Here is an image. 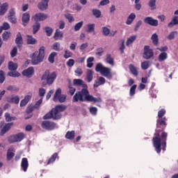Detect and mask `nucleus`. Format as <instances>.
Returning <instances> with one entry per match:
<instances>
[{
	"mask_svg": "<svg viewBox=\"0 0 178 178\" xmlns=\"http://www.w3.org/2000/svg\"><path fill=\"white\" fill-rule=\"evenodd\" d=\"M21 167L22 169L24 170V172H27V168H29V161L26 158H24L22 160L21 163Z\"/></svg>",
	"mask_w": 178,
	"mask_h": 178,
	"instance_id": "24",
	"label": "nucleus"
},
{
	"mask_svg": "<svg viewBox=\"0 0 178 178\" xmlns=\"http://www.w3.org/2000/svg\"><path fill=\"white\" fill-rule=\"evenodd\" d=\"M178 24V16H175L171 22L168 23V26L170 29L173 27V26H176Z\"/></svg>",
	"mask_w": 178,
	"mask_h": 178,
	"instance_id": "32",
	"label": "nucleus"
},
{
	"mask_svg": "<svg viewBox=\"0 0 178 178\" xmlns=\"http://www.w3.org/2000/svg\"><path fill=\"white\" fill-rule=\"evenodd\" d=\"M2 38L4 41H8L10 38V32L5 31L2 35Z\"/></svg>",
	"mask_w": 178,
	"mask_h": 178,
	"instance_id": "45",
	"label": "nucleus"
},
{
	"mask_svg": "<svg viewBox=\"0 0 178 178\" xmlns=\"http://www.w3.org/2000/svg\"><path fill=\"white\" fill-rule=\"evenodd\" d=\"M129 70L134 74V76H138V70H137V67H136L133 65H129Z\"/></svg>",
	"mask_w": 178,
	"mask_h": 178,
	"instance_id": "33",
	"label": "nucleus"
},
{
	"mask_svg": "<svg viewBox=\"0 0 178 178\" xmlns=\"http://www.w3.org/2000/svg\"><path fill=\"white\" fill-rule=\"evenodd\" d=\"M144 22L149 26H153V27H156L159 24L158 19H154L152 17H147L144 19Z\"/></svg>",
	"mask_w": 178,
	"mask_h": 178,
	"instance_id": "12",
	"label": "nucleus"
},
{
	"mask_svg": "<svg viewBox=\"0 0 178 178\" xmlns=\"http://www.w3.org/2000/svg\"><path fill=\"white\" fill-rule=\"evenodd\" d=\"M106 62L111 65V66H115V61L113 60V58H112V55L106 54Z\"/></svg>",
	"mask_w": 178,
	"mask_h": 178,
	"instance_id": "31",
	"label": "nucleus"
},
{
	"mask_svg": "<svg viewBox=\"0 0 178 178\" xmlns=\"http://www.w3.org/2000/svg\"><path fill=\"white\" fill-rule=\"evenodd\" d=\"M49 2V0H42L40 3H39L38 7L40 10H46V9H48V3Z\"/></svg>",
	"mask_w": 178,
	"mask_h": 178,
	"instance_id": "18",
	"label": "nucleus"
},
{
	"mask_svg": "<svg viewBox=\"0 0 178 178\" xmlns=\"http://www.w3.org/2000/svg\"><path fill=\"white\" fill-rule=\"evenodd\" d=\"M5 81V72L2 70L0 71V84Z\"/></svg>",
	"mask_w": 178,
	"mask_h": 178,
	"instance_id": "56",
	"label": "nucleus"
},
{
	"mask_svg": "<svg viewBox=\"0 0 178 178\" xmlns=\"http://www.w3.org/2000/svg\"><path fill=\"white\" fill-rule=\"evenodd\" d=\"M52 49L54 51H60V42H55L52 46H51Z\"/></svg>",
	"mask_w": 178,
	"mask_h": 178,
	"instance_id": "49",
	"label": "nucleus"
},
{
	"mask_svg": "<svg viewBox=\"0 0 178 178\" xmlns=\"http://www.w3.org/2000/svg\"><path fill=\"white\" fill-rule=\"evenodd\" d=\"M68 88L70 90L69 92L70 95H74V92H76V88H74L71 84L68 86Z\"/></svg>",
	"mask_w": 178,
	"mask_h": 178,
	"instance_id": "58",
	"label": "nucleus"
},
{
	"mask_svg": "<svg viewBox=\"0 0 178 178\" xmlns=\"http://www.w3.org/2000/svg\"><path fill=\"white\" fill-rule=\"evenodd\" d=\"M165 120H166L165 118H159L157 120V123H159L161 126L162 125L166 126V122H165Z\"/></svg>",
	"mask_w": 178,
	"mask_h": 178,
	"instance_id": "61",
	"label": "nucleus"
},
{
	"mask_svg": "<svg viewBox=\"0 0 178 178\" xmlns=\"http://www.w3.org/2000/svg\"><path fill=\"white\" fill-rule=\"evenodd\" d=\"M53 112H54V114L56 115V116H60L59 119H60V118H62V114L60 113V112H63V111L66 110V106L65 105H57L56 106L55 108H53Z\"/></svg>",
	"mask_w": 178,
	"mask_h": 178,
	"instance_id": "11",
	"label": "nucleus"
},
{
	"mask_svg": "<svg viewBox=\"0 0 178 178\" xmlns=\"http://www.w3.org/2000/svg\"><path fill=\"white\" fill-rule=\"evenodd\" d=\"M137 88V85H134L130 88L129 95L133 97L136 94V89Z\"/></svg>",
	"mask_w": 178,
	"mask_h": 178,
	"instance_id": "50",
	"label": "nucleus"
},
{
	"mask_svg": "<svg viewBox=\"0 0 178 178\" xmlns=\"http://www.w3.org/2000/svg\"><path fill=\"white\" fill-rule=\"evenodd\" d=\"M9 9V4L8 3H0V16H3Z\"/></svg>",
	"mask_w": 178,
	"mask_h": 178,
	"instance_id": "15",
	"label": "nucleus"
},
{
	"mask_svg": "<svg viewBox=\"0 0 178 178\" xmlns=\"http://www.w3.org/2000/svg\"><path fill=\"white\" fill-rule=\"evenodd\" d=\"M74 131H67L65 134V138L67 140H73L74 138Z\"/></svg>",
	"mask_w": 178,
	"mask_h": 178,
	"instance_id": "35",
	"label": "nucleus"
},
{
	"mask_svg": "<svg viewBox=\"0 0 178 178\" xmlns=\"http://www.w3.org/2000/svg\"><path fill=\"white\" fill-rule=\"evenodd\" d=\"M90 112L91 115H97V112H98V109L96 107H90Z\"/></svg>",
	"mask_w": 178,
	"mask_h": 178,
	"instance_id": "64",
	"label": "nucleus"
},
{
	"mask_svg": "<svg viewBox=\"0 0 178 178\" xmlns=\"http://www.w3.org/2000/svg\"><path fill=\"white\" fill-rule=\"evenodd\" d=\"M58 54L55 51L50 54L48 58L49 62H50V63H54V62H55V56H56Z\"/></svg>",
	"mask_w": 178,
	"mask_h": 178,
	"instance_id": "36",
	"label": "nucleus"
},
{
	"mask_svg": "<svg viewBox=\"0 0 178 178\" xmlns=\"http://www.w3.org/2000/svg\"><path fill=\"white\" fill-rule=\"evenodd\" d=\"M62 94V89L58 88L54 94V96L53 97V101L54 102H65L66 101V95H61Z\"/></svg>",
	"mask_w": 178,
	"mask_h": 178,
	"instance_id": "6",
	"label": "nucleus"
},
{
	"mask_svg": "<svg viewBox=\"0 0 178 178\" xmlns=\"http://www.w3.org/2000/svg\"><path fill=\"white\" fill-rule=\"evenodd\" d=\"M44 30L48 37H51V35H52V33H54V29L49 26L44 27Z\"/></svg>",
	"mask_w": 178,
	"mask_h": 178,
	"instance_id": "39",
	"label": "nucleus"
},
{
	"mask_svg": "<svg viewBox=\"0 0 178 178\" xmlns=\"http://www.w3.org/2000/svg\"><path fill=\"white\" fill-rule=\"evenodd\" d=\"M66 19L70 22V23H72V22H74V17H73V15L72 14H67L65 15Z\"/></svg>",
	"mask_w": 178,
	"mask_h": 178,
	"instance_id": "62",
	"label": "nucleus"
},
{
	"mask_svg": "<svg viewBox=\"0 0 178 178\" xmlns=\"http://www.w3.org/2000/svg\"><path fill=\"white\" fill-rule=\"evenodd\" d=\"M40 23L38 22H35L33 25V34H35L37 33V31H38V30H40Z\"/></svg>",
	"mask_w": 178,
	"mask_h": 178,
	"instance_id": "43",
	"label": "nucleus"
},
{
	"mask_svg": "<svg viewBox=\"0 0 178 178\" xmlns=\"http://www.w3.org/2000/svg\"><path fill=\"white\" fill-rule=\"evenodd\" d=\"M60 115H56L55 113L53 111V110L51 111V112L47 113L43 116V119H54L55 120L59 119Z\"/></svg>",
	"mask_w": 178,
	"mask_h": 178,
	"instance_id": "14",
	"label": "nucleus"
},
{
	"mask_svg": "<svg viewBox=\"0 0 178 178\" xmlns=\"http://www.w3.org/2000/svg\"><path fill=\"white\" fill-rule=\"evenodd\" d=\"M92 13L93 16H95V17H96L97 19H99V17H101V10L95 8L92 10Z\"/></svg>",
	"mask_w": 178,
	"mask_h": 178,
	"instance_id": "37",
	"label": "nucleus"
},
{
	"mask_svg": "<svg viewBox=\"0 0 178 178\" xmlns=\"http://www.w3.org/2000/svg\"><path fill=\"white\" fill-rule=\"evenodd\" d=\"M24 137H26V135L23 134V132H20L19 134H17L14 136H11L8 138L9 143H19L22 141Z\"/></svg>",
	"mask_w": 178,
	"mask_h": 178,
	"instance_id": "7",
	"label": "nucleus"
},
{
	"mask_svg": "<svg viewBox=\"0 0 178 178\" xmlns=\"http://www.w3.org/2000/svg\"><path fill=\"white\" fill-rule=\"evenodd\" d=\"M94 62V57H89L87 59V67H92V65H94V63H92Z\"/></svg>",
	"mask_w": 178,
	"mask_h": 178,
	"instance_id": "46",
	"label": "nucleus"
},
{
	"mask_svg": "<svg viewBox=\"0 0 178 178\" xmlns=\"http://www.w3.org/2000/svg\"><path fill=\"white\" fill-rule=\"evenodd\" d=\"M42 104V97L39 99L35 104L33 106V109H38V108H40V105Z\"/></svg>",
	"mask_w": 178,
	"mask_h": 178,
	"instance_id": "60",
	"label": "nucleus"
},
{
	"mask_svg": "<svg viewBox=\"0 0 178 178\" xmlns=\"http://www.w3.org/2000/svg\"><path fill=\"white\" fill-rule=\"evenodd\" d=\"M15 149L13 147H10L7 151V159L8 161H10L12 158L15 156Z\"/></svg>",
	"mask_w": 178,
	"mask_h": 178,
	"instance_id": "22",
	"label": "nucleus"
},
{
	"mask_svg": "<svg viewBox=\"0 0 178 178\" xmlns=\"http://www.w3.org/2000/svg\"><path fill=\"white\" fill-rule=\"evenodd\" d=\"M29 22H30V14L29 13H25L22 15L23 26H27Z\"/></svg>",
	"mask_w": 178,
	"mask_h": 178,
	"instance_id": "20",
	"label": "nucleus"
},
{
	"mask_svg": "<svg viewBox=\"0 0 178 178\" xmlns=\"http://www.w3.org/2000/svg\"><path fill=\"white\" fill-rule=\"evenodd\" d=\"M15 43L19 47L23 45V38L22 37V35H20V33H18L17 35V38L15 39Z\"/></svg>",
	"mask_w": 178,
	"mask_h": 178,
	"instance_id": "28",
	"label": "nucleus"
},
{
	"mask_svg": "<svg viewBox=\"0 0 178 178\" xmlns=\"http://www.w3.org/2000/svg\"><path fill=\"white\" fill-rule=\"evenodd\" d=\"M79 101H88L89 102H102L101 97H94L88 93L87 89H82L81 92L76 93L73 97V102Z\"/></svg>",
	"mask_w": 178,
	"mask_h": 178,
	"instance_id": "1",
	"label": "nucleus"
},
{
	"mask_svg": "<svg viewBox=\"0 0 178 178\" xmlns=\"http://www.w3.org/2000/svg\"><path fill=\"white\" fill-rule=\"evenodd\" d=\"M10 102H12L13 104H19V102H20V98L19 96H14L10 98Z\"/></svg>",
	"mask_w": 178,
	"mask_h": 178,
	"instance_id": "47",
	"label": "nucleus"
},
{
	"mask_svg": "<svg viewBox=\"0 0 178 178\" xmlns=\"http://www.w3.org/2000/svg\"><path fill=\"white\" fill-rule=\"evenodd\" d=\"M26 43L28 45H34L37 44V40L31 35H27Z\"/></svg>",
	"mask_w": 178,
	"mask_h": 178,
	"instance_id": "25",
	"label": "nucleus"
},
{
	"mask_svg": "<svg viewBox=\"0 0 178 178\" xmlns=\"http://www.w3.org/2000/svg\"><path fill=\"white\" fill-rule=\"evenodd\" d=\"M8 75L10 76V77H20V73L18 72H10Z\"/></svg>",
	"mask_w": 178,
	"mask_h": 178,
	"instance_id": "52",
	"label": "nucleus"
},
{
	"mask_svg": "<svg viewBox=\"0 0 178 178\" xmlns=\"http://www.w3.org/2000/svg\"><path fill=\"white\" fill-rule=\"evenodd\" d=\"M178 34L177 31H172L171 33H170V34L168 35L167 38L168 40H175V38L177 37Z\"/></svg>",
	"mask_w": 178,
	"mask_h": 178,
	"instance_id": "42",
	"label": "nucleus"
},
{
	"mask_svg": "<svg viewBox=\"0 0 178 178\" xmlns=\"http://www.w3.org/2000/svg\"><path fill=\"white\" fill-rule=\"evenodd\" d=\"M152 42L154 45H157L158 44V41H159V39H158V35L156 33H154L152 35Z\"/></svg>",
	"mask_w": 178,
	"mask_h": 178,
	"instance_id": "48",
	"label": "nucleus"
},
{
	"mask_svg": "<svg viewBox=\"0 0 178 178\" xmlns=\"http://www.w3.org/2000/svg\"><path fill=\"white\" fill-rule=\"evenodd\" d=\"M83 24H84V22L83 21L76 23L74 26V31H79L83 27Z\"/></svg>",
	"mask_w": 178,
	"mask_h": 178,
	"instance_id": "44",
	"label": "nucleus"
},
{
	"mask_svg": "<svg viewBox=\"0 0 178 178\" xmlns=\"http://www.w3.org/2000/svg\"><path fill=\"white\" fill-rule=\"evenodd\" d=\"M54 38L56 41H58L59 40H62L63 38V33H62V31H59V29H56V32L54 33Z\"/></svg>",
	"mask_w": 178,
	"mask_h": 178,
	"instance_id": "23",
	"label": "nucleus"
},
{
	"mask_svg": "<svg viewBox=\"0 0 178 178\" xmlns=\"http://www.w3.org/2000/svg\"><path fill=\"white\" fill-rule=\"evenodd\" d=\"M106 81V80L105 79V78H104L102 76H99L97 79H96L95 81V83L93 85V87H95V88H97L99 87V86L104 85V83Z\"/></svg>",
	"mask_w": 178,
	"mask_h": 178,
	"instance_id": "17",
	"label": "nucleus"
},
{
	"mask_svg": "<svg viewBox=\"0 0 178 178\" xmlns=\"http://www.w3.org/2000/svg\"><path fill=\"white\" fill-rule=\"evenodd\" d=\"M72 54L71 53L70 51H69V50H65V54H64V58H65V59H67V58L72 57Z\"/></svg>",
	"mask_w": 178,
	"mask_h": 178,
	"instance_id": "63",
	"label": "nucleus"
},
{
	"mask_svg": "<svg viewBox=\"0 0 178 178\" xmlns=\"http://www.w3.org/2000/svg\"><path fill=\"white\" fill-rule=\"evenodd\" d=\"M95 71L100 73L104 77L112 79V70L109 67L104 66L102 63H99L96 65Z\"/></svg>",
	"mask_w": 178,
	"mask_h": 178,
	"instance_id": "4",
	"label": "nucleus"
},
{
	"mask_svg": "<svg viewBox=\"0 0 178 178\" xmlns=\"http://www.w3.org/2000/svg\"><path fill=\"white\" fill-rule=\"evenodd\" d=\"M18 65L16 63H13V61H10L8 63V69L11 72H15V70H17Z\"/></svg>",
	"mask_w": 178,
	"mask_h": 178,
	"instance_id": "29",
	"label": "nucleus"
},
{
	"mask_svg": "<svg viewBox=\"0 0 178 178\" xmlns=\"http://www.w3.org/2000/svg\"><path fill=\"white\" fill-rule=\"evenodd\" d=\"M17 55V47H15L10 51L11 58H15Z\"/></svg>",
	"mask_w": 178,
	"mask_h": 178,
	"instance_id": "57",
	"label": "nucleus"
},
{
	"mask_svg": "<svg viewBox=\"0 0 178 178\" xmlns=\"http://www.w3.org/2000/svg\"><path fill=\"white\" fill-rule=\"evenodd\" d=\"M152 56H154V51H152L149 46H145L143 58L144 59H151Z\"/></svg>",
	"mask_w": 178,
	"mask_h": 178,
	"instance_id": "10",
	"label": "nucleus"
},
{
	"mask_svg": "<svg viewBox=\"0 0 178 178\" xmlns=\"http://www.w3.org/2000/svg\"><path fill=\"white\" fill-rule=\"evenodd\" d=\"M47 19H48V15L42 13H36L32 17V20L36 22V23H38V22H44V20H47Z\"/></svg>",
	"mask_w": 178,
	"mask_h": 178,
	"instance_id": "8",
	"label": "nucleus"
},
{
	"mask_svg": "<svg viewBox=\"0 0 178 178\" xmlns=\"http://www.w3.org/2000/svg\"><path fill=\"white\" fill-rule=\"evenodd\" d=\"M134 19H136V14L132 13L129 15V17L126 21V24H127L128 26H130V24H131L133 23V22L134 21Z\"/></svg>",
	"mask_w": 178,
	"mask_h": 178,
	"instance_id": "30",
	"label": "nucleus"
},
{
	"mask_svg": "<svg viewBox=\"0 0 178 178\" xmlns=\"http://www.w3.org/2000/svg\"><path fill=\"white\" fill-rule=\"evenodd\" d=\"M56 158H58V153H54L49 159L47 165H49V163H54V162L56 161Z\"/></svg>",
	"mask_w": 178,
	"mask_h": 178,
	"instance_id": "41",
	"label": "nucleus"
},
{
	"mask_svg": "<svg viewBox=\"0 0 178 178\" xmlns=\"http://www.w3.org/2000/svg\"><path fill=\"white\" fill-rule=\"evenodd\" d=\"M102 32L104 35H109L111 34V30L106 26L102 27Z\"/></svg>",
	"mask_w": 178,
	"mask_h": 178,
	"instance_id": "51",
	"label": "nucleus"
},
{
	"mask_svg": "<svg viewBox=\"0 0 178 178\" xmlns=\"http://www.w3.org/2000/svg\"><path fill=\"white\" fill-rule=\"evenodd\" d=\"M45 56V47L42 46L39 49V51H36L30 55L31 59V65H39L44 60Z\"/></svg>",
	"mask_w": 178,
	"mask_h": 178,
	"instance_id": "3",
	"label": "nucleus"
},
{
	"mask_svg": "<svg viewBox=\"0 0 178 178\" xmlns=\"http://www.w3.org/2000/svg\"><path fill=\"white\" fill-rule=\"evenodd\" d=\"M1 124V133L0 135L1 136H3V134H5L6 133H7L8 131H9V130H10V127H12V126H13V123H8V124H5V122H1L0 123Z\"/></svg>",
	"mask_w": 178,
	"mask_h": 178,
	"instance_id": "9",
	"label": "nucleus"
},
{
	"mask_svg": "<svg viewBox=\"0 0 178 178\" xmlns=\"http://www.w3.org/2000/svg\"><path fill=\"white\" fill-rule=\"evenodd\" d=\"M5 118L6 122H12V120H15V117H10V114H9L8 113H5Z\"/></svg>",
	"mask_w": 178,
	"mask_h": 178,
	"instance_id": "53",
	"label": "nucleus"
},
{
	"mask_svg": "<svg viewBox=\"0 0 178 178\" xmlns=\"http://www.w3.org/2000/svg\"><path fill=\"white\" fill-rule=\"evenodd\" d=\"M141 66V69L143 70H147V69H148V67H149V61L148 60H145L141 63L140 64Z\"/></svg>",
	"mask_w": 178,
	"mask_h": 178,
	"instance_id": "38",
	"label": "nucleus"
},
{
	"mask_svg": "<svg viewBox=\"0 0 178 178\" xmlns=\"http://www.w3.org/2000/svg\"><path fill=\"white\" fill-rule=\"evenodd\" d=\"M23 76H25V77H31L33 74H34V67H30L27 68L26 70H24L22 72Z\"/></svg>",
	"mask_w": 178,
	"mask_h": 178,
	"instance_id": "16",
	"label": "nucleus"
},
{
	"mask_svg": "<svg viewBox=\"0 0 178 178\" xmlns=\"http://www.w3.org/2000/svg\"><path fill=\"white\" fill-rule=\"evenodd\" d=\"M8 20L10 23H13V24H16V23H17L16 16H8Z\"/></svg>",
	"mask_w": 178,
	"mask_h": 178,
	"instance_id": "54",
	"label": "nucleus"
},
{
	"mask_svg": "<svg viewBox=\"0 0 178 178\" xmlns=\"http://www.w3.org/2000/svg\"><path fill=\"white\" fill-rule=\"evenodd\" d=\"M165 113H166V111H165V109L162 108L161 111H159L158 113L159 119L163 118V116L165 115Z\"/></svg>",
	"mask_w": 178,
	"mask_h": 178,
	"instance_id": "59",
	"label": "nucleus"
},
{
	"mask_svg": "<svg viewBox=\"0 0 178 178\" xmlns=\"http://www.w3.org/2000/svg\"><path fill=\"white\" fill-rule=\"evenodd\" d=\"M86 33H93L95 30V24H88L85 26Z\"/></svg>",
	"mask_w": 178,
	"mask_h": 178,
	"instance_id": "21",
	"label": "nucleus"
},
{
	"mask_svg": "<svg viewBox=\"0 0 178 178\" xmlns=\"http://www.w3.org/2000/svg\"><path fill=\"white\" fill-rule=\"evenodd\" d=\"M55 123L49 121H44L42 123V129H46V130H54L55 129Z\"/></svg>",
	"mask_w": 178,
	"mask_h": 178,
	"instance_id": "13",
	"label": "nucleus"
},
{
	"mask_svg": "<svg viewBox=\"0 0 178 178\" xmlns=\"http://www.w3.org/2000/svg\"><path fill=\"white\" fill-rule=\"evenodd\" d=\"M137 40V36L136 35H131L129 38H127V40L126 42L127 47H130L133 42H134Z\"/></svg>",
	"mask_w": 178,
	"mask_h": 178,
	"instance_id": "27",
	"label": "nucleus"
},
{
	"mask_svg": "<svg viewBox=\"0 0 178 178\" xmlns=\"http://www.w3.org/2000/svg\"><path fill=\"white\" fill-rule=\"evenodd\" d=\"M93 76L94 72H92L91 70H88L86 72V79L88 83H91V81H92Z\"/></svg>",
	"mask_w": 178,
	"mask_h": 178,
	"instance_id": "26",
	"label": "nucleus"
},
{
	"mask_svg": "<svg viewBox=\"0 0 178 178\" xmlns=\"http://www.w3.org/2000/svg\"><path fill=\"white\" fill-rule=\"evenodd\" d=\"M74 86H82V90H87V84L84 83V81L82 79H74L73 81Z\"/></svg>",
	"mask_w": 178,
	"mask_h": 178,
	"instance_id": "19",
	"label": "nucleus"
},
{
	"mask_svg": "<svg viewBox=\"0 0 178 178\" xmlns=\"http://www.w3.org/2000/svg\"><path fill=\"white\" fill-rule=\"evenodd\" d=\"M56 79V72H54L50 73L49 71H46L42 76V81H43V86L48 84L51 86L53 84Z\"/></svg>",
	"mask_w": 178,
	"mask_h": 178,
	"instance_id": "5",
	"label": "nucleus"
},
{
	"mask_svg": "<svg viewBox=\"0 0 178 178\" xmlns=\"http://www.w3.org/2000/svg\"><path fill=\"white\" fill-rule=\"evenodd\" d=\"M161 137L162 139H161L159 134H155V136L153 138V146L157 154L161 153V147H162L163 151L166 149V137H168V134L166 132H163Z\"/></svg>",
	"mask_w": 178,
	"mask_h": 178,
	"instance_id": "2",
	"label": "nucleus"
},
{
	"mask_svg": "<svg viewBox=\"0 0 178 178\" xmlns=\"http://www.w3.org/2000/svg\"><path fill=\"white\" fill-rule=\"evenodd\" d=\"M168 59V54L166 52H162L159 56V60L160 62H163V60H166Z\"/></svg>",
	"mask_w": 178,
	"mask_h": 178,
	"instance_id": "34",
	"label": "nucleus"
},
{
	"mask_svg": "<svg viewBox=\"0 0 178 178\" xmlns=\"http://www.w3.org/2000/svg\"><path fill=\"white\" fill-rule=\"evenodd\" d=\"M0 29L2 30H9L10 29V25H9V23L4 22L1 26H0Z\"/></svg>",
	"mask_w": 178,
	"mask_h": 178,
	"instance_id": "55",
	"label": "nucleus"
},
{
	"mask_svg": "<svg viewBox=\"0 0 178 178\" xmlns=\"http://www.w3.org/2000/svg\"><path fill=\"white\" fill-rule=\"evenodd\" d=\"M149 6L152 9V10H154V9H156V0H150L149 1Z\"/></svg>",
	"mask_w": 178,
	"mask_h": 178,
	"instance_id": "40",
	"label": "nucleus"
}]
</instances>
